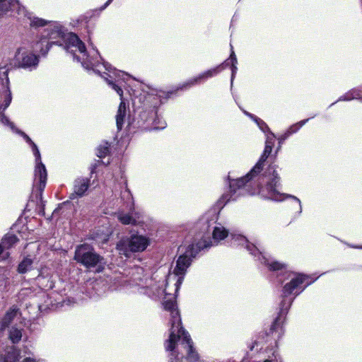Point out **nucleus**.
<instances>
[{"instance_id":"f257e3e1","label":"nucleus","mask_w":362,"mask_h":362,"mask_svg":"<svg viewBox=\"0 0 362 362\" xmlns=\"http://www.w3.org/2000/svg\"><path fill=\"white\" fill-rule=\"evenodd\" d=\"M74 60L80 62L83 68L100 75L105 81L122 95L121 83L124 72L112 67L107 62H100L102 58L98 51L92 48L87 50L85 44L77 35L68 33L64 36L62 45Z\"/></svg>"},{"instance_id":"f03ea898","label":"nucleus","mask_w":362,"mask_h":362,"mask_svg":"<svg viewBox=\"0 0 362 362\" xmlns=\"http://www.w3.org/2000/svg\"><path fill=\"white\" fill-rule=\"evenodd\" d=\"M207 245L198 243L197 247L194 245H182L179 250L181 254L177 257L175 267L173 272H169L167 276H163L164 281L163 290L165 291L163 297L164 308L170 312L171 317H180V314L177 309L176 298L182 285L187 269L191 266L193 260L199 255V251Z\"/></svg>"},{"instance_id":"7ed1b4c3","label":"nucleus","mask_w":362,"mask_h":362,"mask_svg":"<svg viewBox=\"0 0 362 362\" xmlns=\"http://www.w3.org/2000/svg\"><path fill=\"white\" fill-rule=\"evenodd\" d=\"M175 92L151 90L150 93L143 90L139 95L135 92L132 99L135 107L134 116L132 120L129 119L128 126L133 129L151 130V122L153 116H156V108L162 103V99L170 98Z\"/></svg>"},{"instance_id":"20e7f679","label":"nucleus","mask_w":362,"mask_h":362,"mask_svg":"<svg viewBox=\"0 0 362 362\" xmlns=\"http://www.w3.org/2000/svg\"><path fill=\"white\" fill-rule=\"evenodd\" d=\"M170 323L169 337L165 342L170 360L180 362L185 356L188 362H197L199 354L193 346L190 335L182 327L181 318H173Z\"/></svg>"},{"instance_id":"39448f33","label":"nucleus","mask_w":362,"mask_h":362,"mask_svg":"<svg viewBox=\"0 0 362 362\" xmlns=\"http://www.w3.org/2000/svg\"><path fill=\"white\" fill-rule=\"evenodd\" d=\"M249 182V173L244 176L237 177L233 172H229L224 178L226 192L217 201V206L222 209L228 203L238 201L240 197L245 196L248 190L247 185Z\"/></svg>"},{"instance_id":"423d86ee","label":"nucleus","mask_w":362,"mask_h":362,"mask_svg":"<svg viewBox=\"0 0 362 362\" xmlns=\"http://www.w3.org/2000/svg\"><path fill=\"white\" fill-rule=\"evenodd\" d=\"M196 228L200 230V231L189 245H194V247H197L198 243H201L207 245L206 247H203L199 251V253L204 249L217 245L220 241L224 240L229 235L228 230L221 224H218V226H216L213 228L211 239L210 236V221L208 219L200 220L197 223Z\"/></svg>"},{"instance_id":"0eeeda50","label":"nucleus","mask_w":362,"mask_h":362,"mask_svg":"<svg viewBox=\"0 0 362 362\" xmlns=\"http://www.w3.org/2000/svg\"><path fill=\"white\" fill-rule=\"evenodd\" d=\"M66 33L59 23H51L45 30L42 39L36 43V51L46 55L53 45H62Z\"/></svg>"},{"instance_id":"6e6552de","label":"nucleus","mask_w":362,"mask_h":362,"mask_svg":"<svg viewBox=\"0 0 362 362\" xmlns=\"http://www.w3.org/2000/svg\"><path fill=\"white\" fill-rule=\"evenodd\" d=\"M150 243V239L145 235L132 234L120 239L117 243L116 248L120 255L129 258L134 253L144 252Z\"/></svg>"},{"instance_id":"1a4fd4ad","label":"nucleus","mask_w":362,"mask_h":362,"mask_svg":"<svg viewBox=\"0 0 362 362\" xmlns=\"http://www.w3.org/2000/svg\"><path fill=\"white\" fill-rule=\"evenodd\" d=\"M74 259L84 267L91 268L101 263L103 257L96 253L91 245L84 243L76 247Z\"/></svg>"},{"instance_id":"9d476101","label":"nucleus","mask_w":362,"mask_h":362,"mask_svg":"<svg viewBox=\"0 0 362 362\" xmlns=\"http://www.w3.org/2000/svg\"><path fill=\"white\" fill-rule=\"evenodd\" d=\"M30 148L35 156V161L33 187L39 191L40 195L41 196L47 183V170L45 165L41 160V155L37 146L35 144H33Z\"/></svg>"},{"instance_id":"9b49d317","label":"nucleus","mask_w":362,"mask_h":362,"mask_svg":"<svg viewBox=\"0 0 362 362\" xmlns=\"http://www.w3.org/2000/svg\"><path fill=\"white\" fill-rule=\"evenodd\" d=\"M8 4V11L11 12V15L18 18H28L30 21V25L31 27H43L49 23V22L45 19L33 16V13L28 11L17 0H11Z\"/></svg>"},{"instance_id":"f8f14e48","label":"nucleus","mask_w":362,"mask_h":362,"mask_svg":"<svg viewBox=\"0 0 362 362\" xmlns=\"http://www.w3.org/2000/svg\"><path fill=\"white\" fill-rule=\"evenodd\" d=\"M125 76L122 77V83H121V90H122V95H120L115 88H113L108 83V86L113 89L119 96L121 102L119 103V105L118 107V110L115 116L116 119V125L117 130H121L126 122H128L129 119L132 120L129 117V110L128 107V105L126 104L124 100H123V88L125 86V84L127 83V79L129 78V76L128 74L124 72Z\"/></svg>"},{"instance_id":"ddd939ff","label":"nucleus","mask_w":362,"mask_h":362,"mask_svg":"<svg viewBox=\"0 0 362 362\" xmlns=\"http://www.w3.org/2000/svg\"><path fill=\"white\" fill-rule=\"evenodd\" d=\"M164 285L163 276L158 278V275H154L146 286L139 288V292L148 296L152 299H160L163 297L165 293L163 290Z\"/></svg>"},{"instance_id":"4468645a","label":"nucleus","mask_w":362,"mask_h":362,"mask_svg":"<svg viewBox=\"0 0 362 362\" xmlns=\"http://www.w3.org/2000/svg\"><path fill=\"white\" fill-rule=\"evenodd\" d=\"M16 59L19 67L30 71L36 69L39 63L38 57L24 48L18 49Z\"/></svg>"},{"instance_id":"2eb2a0df","label":"nucleus","mask_w":362,"mask_h":362,"mask_svg":"<svg viewBox=\"0 0 362 362\" xmlns=\"http://www.w3.org/2000/svg\"><path fill=\"white\" fill-rule=\"evenodd\" d=\"M14 318H1L0 321L1 331L8 330V339L12 343H18L22 338V328L14 323Z\"/></svg>"},{"instance_id":"dca6fc26","label":"nucleus","mask_w":362,"mask_h":362,"mask_svg":"<svg viewBox=\"0 0 362 362\" xmlns=\"http://www.w3.org/2000/svg\"><path fill=\"white\" fill-rule=\"evenodd\" d=\"M8 68L6 66L0 67V93L1 98L4 100V107H8L12 100V94L9 87Z\"/></svg>"},{"instance_id":"f3484780","label":"nucleus","mask_w":362,"mask_h":362,"mask_svg":"<svg viewBox=\"0 0 362 362\" xmlns=\"http://www.w3.org/2000/svg\"><path fill=\"white\" fill-rule=\"evenodd\" d=\"M220 69L221 67L215 66L212 69L206 70L199 74L197 76H194L189 79L187 81L183 83L182 85L177 88L176 90H186L191 86L200 83L210 78L214 77L220 73Z\"/></svg>"},{"instance_id":"a211bd4d","label":"nucleus","mask_w":362,"mask_h":362,"mask_svg":"<svg viewBox=\"0 0 362 362\" xmlns=\"http://www.w3.org/2000/svg\"><path fill=\"white\" fill-rule=\"evenodd\" d=\"M90 186V179L87 177H78L74 181L73 192L69 194L70 199H76L86 194Z\"/></svg>"},{"instance_id":"6ab92c4d","label":"nucleus","mask_w":362,"mask_h":362,"mask_svg":"<svg viewBox=\"0 0 362 362\" xmlns=\"http://www.w3.org/2000/svg\"><path fill=\"white\" fill-rule=\"evenodd\" d=\"M230 49H231V52H230V57L226 60H225L223 63L216 66V67H221L220 73L222 71H223L225 69H226L227 67H230V69L231 70L230 81H231V84H233V81L235 78V73L238 70V68L236 66L238 64V61H237V58H236L235 52L233 51V46L231 44H230Z\"/></svg>"},{"instance_id":"aec40b11","label":"nucleus","mask_w":362,"mask_h":362,"mask_svg":"<svg viewBox=\"0 0 362 362\" xmlns=\"http://www.w3.org/2000/svg\"><path fill=\"white\" fill-rule=\"evenodd\" d=\"M21 358L20 351L13 346H7L0 354V362H18Z\"/></svg>"},{"instance_id":"412c9836","label":"nucleus","mask_w":362,"mask_h":362,"mask_svg":"<svg viewBox=\"0 0 362 362\" xmlns=\"http://www.w3.org/2000/svg\"><path fill=\"white\" fill-rule=\"evenodd\" d=\"M230 236L234 245L244 246L247 250H249V240L240 229L236 228L233 230L230 233Z\"/></svg>"},{"instance_id":"4be33fe9","label":"nucleus","mask_w":362,"mask_h":362,"mask_svg":"<svg viewBox=\"0 0 362 362\" xmlns=\"http://www.w3.org/2000/svg\"><path fill=\"white\" fill-rule=\"evenodd\" d=\"M305 277L303 275H298L296 278L291 279V281L286 284L284 288V293L285 294H291L293 291L301 285L305 281Z\"/></svg>"},{"instance_id":"5701e85b","label":"nucleus","mask_w":362,"mask_h":362,"mask_svg":"<svg viewBox=\"0 0 362 362\" xmlns=\"http://www.w3.org/2000/svg\"><path fill=\"white\" fill-rule=\"evenodd\" d=\"M125 188L121 192V199L124 202L126 207L132 211L134 209V199L130 190L127 188V181L124 182Z\"/></svg>"},{"instance_id":"b1692460","label":"nucleus","mask_w":362,"mask_h":362,"mask_svg":"<svg viewBox=\"0 0 362 362\" xmlns=\"http://www.w3.org/2000/svg\"><path fill=\"white\" fill-rule=\"evenodd\" d=\"M18 239V238L13 234H7L1 240L0 243V246L1 247V250L4 252L5 250H8L12 247L17 242Z\"/></svg>"},{"instance_id":"393cba45","label":"nucleus","mask_w":362,"mask_h":362,"mask_svg":"<svg viewBox=\"0 0 362 362\" xmlns=\"http://www.w3.org/2000/svg\"><path fill=\"white\" fill-rule=\"evenodd\" d=\"M151 122V130H160L166 127V122L158 114V108H156V116H153Z\"/></svg>"},{"instance_id":"a878e982","label":"nucleus","mask_w":362,"mask_h":362,"mask_svg":"<svg viewBox=\"0 0 362 362\" xmlns=\"http://www.w3.org/2000/svg\"><path fill=\"white\" fill-rule=\"evenodd\" d=\"M4 100H3V103L0 105V122L4 125L8 127L11 131L14 133L17 130V127L14 124L13 122L10 121L8 117H7L4 112L6 110L7 107L4 108Z\"/></svg>"},{"instance_id":"bb28decb","label":"nucleus","mask_w":362,"mask_h":362,"mask_svg":"<svg viewBox=\"0 0 362 362\" xmlns=\"http://www.w3.org/2000/svg\"><path fill=\"white\" fill-rule=\"evenodd\" d=\"M274 145V136H268L265 143L264 150L260 158L262 161H266L270 153H272L273 146Z\"/></svg>"},{"instance_id":"cd10ccee","label":"nucleus","mask_w":362,"mask_h":362,"mask_svg":"<svg viewBox=\"0 0 362 362\" xmlns=\"http://www.w3.org/2000/svg\"><path fill=\"white\" fill-rule=\"evenodd\" d=\"M33 259L29 257H25L18 266V272L19 274H25L32 269Z\"/></svg>"},{"instance_id":"c85d7f7f","label":"nucleus","mask_w":362,"mask_h":362,"mask_svg":"<svg viewBox=\"0 0 362 362\" xmlns=\"http://www.w3.org/2000/svg\"><path fill=\"white\" fill-rule=\"evenodd\" d=\"M117 219L124 225H136V221L128 214L119 212L117 215Z\"/></svg>"},{"instance_id":"c756f323","label":"nucleus","mask_w":362,"mask_h":362,"mask_svg":"<svg viewBox=\"0 0 362 362\" xmlns=\"http://www.w3.org/2000/svg\"><path fill=\"white\" fill-rule=\"evenodd\" d=\"M25 355H21V358L18 362H40V359L37 358L33 354H32L27 347L24 348Z\"/></svg>"},{"instance_id":"7c9ffc66","label":"nucleus","mask_w":362,"mask_h":362,"mask_svg":"<svg viewBox=\"0 0 362 362\" xmlns=\"http://www.w3.org/2000/svg\"><path fill=\"white\" fill-rule=\"evenodd\" d=\"M110 144L107 142H105L100 144L96 151V155L98 158H105L110 153Z\"/></svg>"},{"instance_id":"2f4dec72","label":"nucleus","mask_w":362,"mask_h":362,"mask_svg":"<svg viewBox=\"0 0 362 362\" xmlns=\"http://www.w3.org/2000/svg\"><path fill=\"white\" fill-rule=\"evenodd\" d=\"M264 263L268 265L270 270L276 271L282 269L285 267V264L279 262L272 261L262 256Z\"/></svg>"},{"instance_id":"473e14b6","label":"nucleus","mask_w":362,"mask_h":362,"mask_svg":"<svg viewBox=\"0 0 362 362\" xmlns=\"http://www.w3.org/2000/svg\"><path fill=\"white\" fill-rule=\"evenodd\" d=\"M264 162L265 161H262V159L259 158L258 163L255 165V166L250 170V177L252 176H255L256 175H257L259 173H260L262 169H263V167L264 165Z\"/></svg>"},{"instance_id":"72a5a7b5","label":"nucleus","mask_w":362,"mask_h":362,"mask_svg":"<svg viewBox=\"0 0 362 362\" xmlns=\"http://www.w3.org/2000/svg\"><path fill=\"white\" fill-rule=\"evenodd\" d=\"M21 315L22 314L21 313L18 305H13L9 308L8 310H7L4 317H17L18 315Z\"/></svg>"},{"instance_id":"f704fd0d","label":"nucleus","mask_w":362,"mask_h":362,"mask_svg":"<svg viewBox=\"0 0 362 362\" xmlns=\"http://www.w3.org/2000/svg\"><path fill=\"white\" fill-rule=\"evenodd\" d=\"M11 0H0V17L8 12L9 4Z\"/></svg>"},{"instance_id":"c9c22d12","label":"nucleus","mask_w":362,"mask_h":362,"mask_svg":"<svg viewBox=\"0 0 362 362\" xmlns=\"http://www.w3.org/2000/svg\"><path fill=\"white\" fill-rule=\"evenodd\" d=\"M15 134L22 136L23 139L25 141V142L31 147L33 146V144H35L33 140L29 137V136L25 134L22 130L19 129L18 128L17 130L14 132Z\"/></svg>"},{"instance_id":"e433bc0d","label":"nucleus","mask_w":362,"mask_h":362,"mask_svg":"<svg viewBox=\"0 0 362 362\" xmlns=\"http://www.w3.org/2000/svg\"><path fill=\"white\" fill-rule=\"evenodd\" d=\"M279 318H276L274 323L272 325L270 328L272 332L276 331L278 328L281 327V323L279 321Z\"/></svg>"},{"instance_id":"4c0bfd02","label":"nucleus","mask_w":362,"mask_h":362,"mask_svg":"<svg viewBox=\"0 0 362 362\" xmlns=\"http://www.w3.org/2000/svg\"><path fill=\"white\" fill-rule=\"evenodd\" d=\"M254 119L262 131L265 132L266 129H268L267 126L266 125V124L264 122H262V121L258 122L256 118H255Z\"/></svg>"},{"instance_id":"58836bf2","label":"nucleus","mask_w":362,"mask_h":362,"mask_svg":"<svg viewBox=\"0 0 362 362\" xmlns=\"http://www.w3.org/2000/svg\"><path fill=\"white\" fill-rule=\"evenodd\" d=\"M250 254H252L255 256H256L257 253L261 254V252L259 251V249H257L255 245L252 247L250 246Z\"/></svg>"},{"instance_id":"ea45409f","label":"nucleus","mask_w":362,"mask_h":362,"mask_svg":"<svg viewBox=\"0 0 362 362\" xmlns=\"http://www.w3.org/2000/svg\"><path fill=\"white\" fill-rule=\"evenodd\" d=\"M65 204H66V202H63V203L60 204L59 205V206H58L57 208H56V209L53 211V212H52V216H54L55 214H57L59 212V211L61 209L62 206L63 205H64Z\"/></svg>"},{"instance_id":"a19ab883","label":"nucleus","mask_w":362,"mask_h":362,"mask_svg":"<svg viewBox=\"0 0 362 362\" xmlns=\"http://www.w3.org/2000/svg\"><path fill=\"white\" fill-rule=\"evenodd\" d=\"M112 1L113 0H107L106 3L103 6H101L100 10L102 11L105 9L111 4Z\"/></svg>"},{"instance_id":"79ce46f5","label":"nucleus","mask_w":362,"mask_h":362,"mask_svg":"<svg viewBox=\"0 0 362 362\" xmlns=\"http://www.w3.org/2000/svg\"><path fill=\"white\" fill-rule=\"evenodd\" d=\"M279 180V177H277V175H274V180L271 182L270 185L272 186H276V183H277V181Z\"/></svg>"},{"instance_id":"37998d69","label":"nucleus","mask_w":362,"mask_h":362,"mask_svg":"<svg viewBox=\"0 0 362 362\" xmlns=\"http://www.w3.org/2000/svg\"><path fill=\"white\" fill-rule=\"evenodd\" d=\"M242 110L245 115L249 116V112L243 109H242Z\"/></svg>"},{"instance_id":"c03bdc74","label":"nucleus","mask_w":362,"mask_h":362,"mask_svg":"<svg viewBox=\"0 0 362 362\" xmlns=\"http://www.w3.org/2000/svg\"><path fill=\"white\" fill-rule=\"evenodd\" d=\"M169 361H170V362H179V361H176L175 359H172V360L169 359Z\"/></svg>"},{"instance_id":"a18cd8bd","label":"nucleus","mask_w":362,"mask_h":362,"mask_svg":"<svg viewBox=\"0 0 362 362\" xmlns=\"http://www.w3.org/2000/svg\"><path fill=\"white\" fill-rule=\"evenodd\" d=\"M264 362H270V361L267 360V361H264Z\"/></svg>"}]
</instances>
